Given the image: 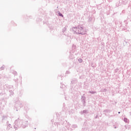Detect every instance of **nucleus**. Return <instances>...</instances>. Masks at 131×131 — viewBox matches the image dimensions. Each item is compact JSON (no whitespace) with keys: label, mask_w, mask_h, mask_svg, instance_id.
Masks as SVG:
<instances>
[{"label":"nucleus","mask_w":131,"mask_h":131,"mask_svg":"<svg viewBox=\"0 0 131 131\" xmlns=\"http://www.w3.org/2000/svg\"><path fill=\"white\" fill-rule=\"evenodd\" d=\"M73 31H75L76 33H78V34H81L82 33V30H83V28L82 27L79 26L76 28H73Z\"/></svg>","instance_id":"obj_1"},{"label":"nucleus","mask_w":131,"mask_h":131,"mask_svg":"<svg viewBox=\"0 0 131 131\" xmlns=\"http://www.w3.org/2000/svg\"><path fill=\"white\" fill-rule=\"evenodd\" d=\"M124 120L125 122H127V119L124 118Z\"/></svg>","instance_id":"obj_2"},{"label":"nucleus","mask_w":131,"mask_h":131,"mask_svg":"<svg viewBox=\"0 0 131 131\" xmlns=\"http://www.w3.org/2000/svg\"><path fill=\"white\" fill-rule=\"evenodd\" d=\"M79 61H80V62H81V61H82V60L81 59H79Z\"/></svg>","instance_id":"obj_3"},{"label":"nucleus","mask_w":131,"mask_h":131,"mask_svg":"<svg viewBox=\"0 0 131 131\" xmlns=\"http://www.w3.org/2000/svg\"><path fill=\"white\" fill-rule=\"evenodd\" d=\"M60 15V16H62V14H59Z\"/></svg>","instance_id":"obj_4"}]
</instances>
